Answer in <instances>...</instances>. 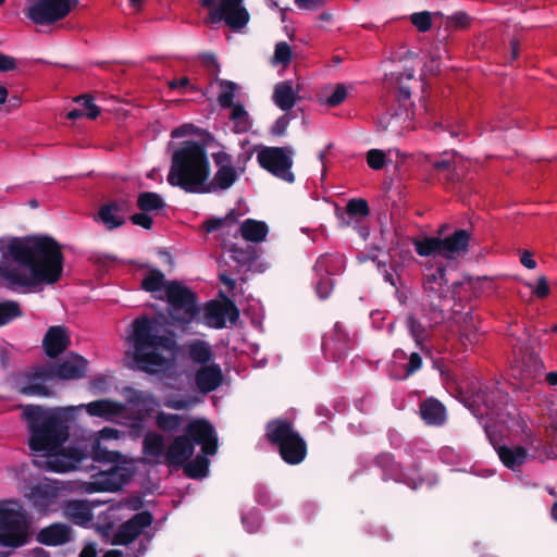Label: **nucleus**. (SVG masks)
<instances>
[{"instance_id": "obj_37", "label": "nucleus", "mask_w": 557, "mask_h": 557, "mask_svg": "<svg viewBox=\"0 0 557 557\" xmlns=\"http://www.w3.org/2000/svg\"><path fill=\"white\" fill-rule=\"evenodd\" d=\"M66 513L77 524H85L92 518L89 506L82 500H72L66 505Z\"/></svg>"}, {"instance_id": "obj_13", "label": "nucleus", "mask_w": 557, "mask_h": 557, "mask_svg": "<svg viewBox=\"0 0 557 557\" xmlns=\"http://www.w3.org/2000/svg\"><path fill=\"white\" fill-rule=\"evenodd\" d=\"M52 380L50 369L42 364L18 375L14 388L25 396L50 397L53 392L47 386V382Z\"/></svg>"}, {"instance_id": "obj_11", "label": "nucleus", "mask_w": 557, "mask_h": 557, "mask_svg": "<svg viewBox=\"0 0 557 557\" xmlns=\"http://www.w3.org/2000/svg\"><path fill=\"white\" fill-rule=\"evenodd\" d=\"M78 0H36L27 8L26 16L36 25H51L65 18Z\"/></svg>"}, {"instance_id": "obj_28", "label": "nucleus", "mask_w": 557, "mask_h": 557, "mask_svg": "<svg viewBox=\"0 0 557 557\" xmlns=\"http://www.w3.org/2000/svg\"><path fill=\"white\" fill-rule=\"evenodd\" d=\"M39 543L47 546H58L71 540V530L62 523H53L41 529L37 535Z\"/></svg>"}, {"instance_id": "obj_33", "label": "nucleus", "mask_w": 557, "mask_h": 557, "mask_svg": "<svg viewBox=\"0 0 557 557\" xmlns=\"http://www.w3.org/2000/svg\"><path fill=\"white\" fill-rule=\"evenodd\" d=\"M242 237L247 242L260 243L268 235V226L264 222L252 219L246 220L238 228Z\"/></svg>"}, {"instance_id": "obj_21", "label": "nucleus", "mask_w": 557, "mask_h": 557, "mask_svg": "<svg viewBox=\"0 0 557 557\" xmlns=\"http://www.w3.org/2000/svg\"><path fill=\"white\" fill-rule=\"evenodd\" d=\"M70 345L66 329L62 325L50 326L42 339L45 352L50 358L61 355Z\"/></svg>"}, {"instance_id": "obj_51", "label": "nucleus", "mask_w": 557, "mask_h": 557, "mask_svg": "<svg viewBox=\"0 0 557 557\" xmlns=\"http://www.w3.org/2000/svg\"><path fill=\"white\" fill-rule=\"evenodd\" d=\"M346 96H347V92H346L345 87L342 85H338L335 88L334 92L330 97H327L325 103L330 107H336L345 100Z\"/></svg>"}, {"instance_id": "obj_62", "label": "nucleus", "mask_w": 557, "mask_h": 557, "mask_svg": "<svg viewBox=\"0 0 557 557\" xmlns=\"http://www.w3.org/2000/svg\"><path fill=\"white\" fill-rule=\"evenodd\" d=\"M325 0H296V3L307 10H315L324 3Z\"/></svg>"}, {"instance_id": "obj_46", "label": "nucleus", "mask_w": 557, "mask_h": 557, "mask_svg": "<svg viewBox=\"0 0 557 557\" xmlns=\"http://www.w3.org/2000/svg\"><path fill=\"white\" fill-rule=\"evenodd\" d=\"M76 102L81 103V106L84 108L82 109L84 111L85 116H87L90 120H95L100 114V109L98 106L95 104L94 98L89 94H84L78 96L75 99Z\"/></svg>"}, {"instance_id": "obj_38", "label": "nucleus", "mask_w": 557, "mask_h": 557, "mask_svg": "<svg viewBox=\"0 0 557 557\" xmlns=\"http://www.w3.org/2000/svg\"><path fill=\"white\" fill-rule=\"evenodd\" d=\"M230 119L234 123L233 129L235 133H246L251 127L249 114L239 103L231 108Z\"/></svg>"}, {"instance_id": "obj_26", "label": "nucleus", "mask_w": 557, "mask_h": 557, "mask_svg": "<svg viewBox=\"0 0 557 557\" xmlns=\"http://www.w3.org/2000/svg\"><path fill=\"white\" fill-rule=\"evenodd\" d=\"M165 207L162 197L156 193H141V227L151 228L153 218Z\"/></svg>"}, {"instance_id": "obj_6", "label": "nucleus", "mask_w": 557, "mask_h": 557, "mask_svg": "<svg viewBox=\"0 0 557 557\" xmlns=\"http://www.w3.org/2000/svg\"><path fill=\"white\" fill-rule=\"evenodd\" d=\"M267 436L271 443L278 446L280 454L286 462L297 465L305 459L306 443L289 422L284 420L270 422Z\"/></svg>"}, {"instance_id": "obj_25", "label": "nucleus", "mask_w": 557, "mask_h": 557, "mask_svg": "<svg viewBox=\"0 0 557 557\" xmlns=\"http://www.w3.org/2000/svg\"><path fill=\"white\" fill-rule=\"evenodd\" d=\"M221 368L215 364L201 367L195 374V382L199 392L207 394L216 389L222 383Z\"/></svg>"}, {"instance_id": "obj_55", "label": "nucleus", "mask_w": 557, "mask_h": 557, "mask_svg": "<svg viewBox=\"0 0 557 557\" xmlns=\"http://www.w3.org/2000/svg\"><path fill=\"white\" fill-rule=\"evenodd\" d=\"M408 325L412 336L419 343L423 338L424 327L412 317L409 318Z\"/></svg>"}, {"instance_id": "obj_2", "label": "nucleus", "mask_w": 557, "mask_h": 557, "mask_svg": "<svg viewBox=\"0 0 557 557\" xmlns=\"http://www.w3.org/2000/svg\"><path fill=\"white\" fill-rule=\"evenodd\" d=\"M75 407H44L26 405L22 417L29 434L27 445L32 451H45L42 461L33 460L38 467L47 469L46 459L52 454L64 449L63 445L70 436L69 422L73 418Z\"/></svg>"}, {"instance_id": "obj_48", "label": "nucleus", "mask_w": 557, "mask_h": 557, "mask_svg": "<svg viewBox=\"0 0 557 557\" xmlns=\"http://www.w3.org/2000/svg\"><path fill=\"white\" fill-rule=\"evenodd\" d=\"M413 79V73L410 71L406 73L405 75L398 76L396 78L397 89H398V100L403 101L406 106V102L410 100V86L408 85V82H411Z\"/></svg>"}, {"instance_id": "obj_31", "label": "nucleus", "mask_w": 557, "mask_h": 557, "mask_svg": "<svg viewBox=\"0 0 557 557\" xmlns=\"http://www.w3.org/2000/svg\"><path fill=\"white\" fill-rule=\"evenodd\" d=\"M139 536V512L123 522L114 533L112 544L127 545Z\"/></svg>"}, {"instance_id": "obj_29", "label": "nucleus", "mask_w": 557, "mask_h": 557, "mask_svg": "<svg viewBox=\"0 0 557 557\" xmlns=\"http://www.w3.org/2000/svg\"><path fill=\"white\" fill-rule=\"evenodd\" d=\"M127 210L125 201H112L102 206L98 212V220L102 222L108 230L116 228L124 223V218L120 213Z\"/></svg>"}, {"instance_id": "obj_39", "label": "nucleus", "mask_w": 557, "mask_h": 557, "mask_svg": "<svg viewBox=\"0 0 557 557\" xmlns=\"http://www.w3.org/2000/svg\"><path fill=\"white\" fill-rule=\"evenodd\" d=\"M23 315L21 305L15 300L0 301V326L7 325Z\"/></svg>"}, {"instance_id": "obj_10", "label": "nucleus", "mask_w": 557, "mask_h": 557, "mask_svg": "<svg viewBox=\"0 0 557 557\" xmlns=\"http://www.w3.org/2000/svg\"><path fill=\"white\" fill-rule=\"evenodd\" d=\"M450 287L445 277L443 268L436 269L428 274L423 283V306L429 307L433 317L430 320L437 323L443 311L445 302L448 301Z\"/></svg>"}, {"instance_id": "obj_59", "label": "nucleus", "mask_w": 557, "mask_h": 557, "mask_svg": "<svg viewBox=\"0 0 557 557\" xmlns=\"http://www.w3.org/2000/svg\"><path fill=\"white\" fill-rule=\"evenodd\" d=\"M461 334L465 336L470 343H474L479 339L476 335V326L475 325H465L461 329Z\"/></svg>"}, {"instance_id": "obj_30", "label": "nucleus", "mask_w": 557, "mask_h": 557, "mask_svg": "<svg viewBox=\"0 0 557 557\" xmlns=\"http://www.w3.org/2000/svg\"><path fill=\"white\" fill-rule=\"evenodd\" d=\"M145 460L152 463L164 461V438L161 434L150 432L144 440Z\"/></svg>"}, {"instance_id": "obj_22", "label": "nucleus", "mask_w": 557, "mask_h": 557, "mask_svg": "<svg viewBox=\"0 0 557 557\" xmlns=\"http://www.w3.org/2000/svg\"><path fill=\"white\" fill-rule=\"evenodd\" d=\"M84 407L89 416L106 420H113L126 413V406L124 404L109 398L91 401Z\"/></svg>"}, {"instance_id": "obj_23", "label": "nucleus", "mask_w": 557, "mask_h": 557, "mask_svg": "<svg viewBox=\"0 0 557 557\" xmlns=\"http://www.w3.org/2000/svg\"><path fill=\"white\" fill-rule=\"evenodd\" d=\"M57 488L50 484L39 483L29 488L25 494L32 507L39 513L46 512L57 498Z\"/></svg>"}, {"instance_id": "obj_18", "label": "nucleus", "mask_w": 557, "mask_h": 557, "mask_svg": "<svg viewBox=\"0 0 557 557\" xmlns=\"http://www.w3.org/2000/svg\"><path fill=\"white\" fill-rule=\"evenodd\" d=\"M47 366L52 373L53 380H77L85 375L87 360L79 355L72 354L70 358L59 364L47 363Z\"/></svg>"}, {"instance_id": "obj_56", "label": "nucleus", "mask_w": 557, "mask_h": 557, "mask_svg": "<svg viewBox=\"0 0 557 557\" xmlns=\"http://www.w3.org/2000/svg\"><path fill=\"white\" fill-rule=\"evenodd\" d=\"M549 292H550V289H549L547 278L545 276H540L537 278V285H536V288L534 289V294L539 298H545L549 295Z\"/></svg>"}, {"instance_id": "obj_3", "label": "nucleus", "mask_w": 557, "mask_h": 557, "mask_svg": "<svg viewBox=\"0 0 557 557\" xmlns=\"http://www.w3.org/2000/svg\"><path fill=\"white\" fill-rule=\"evenodd\" d=\"M209 174L208 159L199 144L187 141L173 152L168 175L171 185L190 193L200 191Z\"/></svg>"}, {"instance_id": "obj_1", "label": "nucleus", "mask_w": 557, "mask_h": 557, "mask_svg": "<svg viewBox=\"0 0 557 557\" xmlns=\"http://www.w3.org/2000/svg\"><path fill=\"white\" fill-rule=\"evenodd\" d=\"M0 285L11 292H35L62 276V247L49 235L0 237Z\"/></svg>"}, {"instance_id": "obj_40", "label": "nucleus", "mask_w": 557, "mask_h": 557, "mask_svg": "<svg viewBox=\"0 0 557 557\" xmlns=\"http://www.w3.org/2000/svg\"><path fill=\"white\" fill-rule=\"evenodd\" d=\"M209 461L203 456H197L191 461H186L184 467V472L189 478H202L206 475L208 471Z\"/></svg>"}, {"instance_id": "obj_63", "label": "nucleus", "mask_w": 557, "mask_h": 557, "mask_svg": "<svg viewBox=\"0 0 557 557\" xmlns=\"http://www.w3.org/2000/svg\"><path fill=\"white\" fill-rule=\"evenodd\" d=\"M100 440H117L120 431L113 428H103L100 433Z\"/></svg>"}, {"instance_id": "obj_57", "label": "nucleus", "mask_w": 557, "mask_h": 557, "mask_svg": "<svg viewBox=\"0 0 557 557\" xmlns=\"http://www.w3.org/2000/svg\"><path fill=\"white\" fill-rule=\"evenodd\" d=\"M168 86L171 89H178L182 91H187L188 89L194 90V86L190 85L189 79L187 77H181L180 79H172L168 83Z\"/></svg>"}, {"instance_id": "obj_64", "label": "nucleus", "mask_w": 557, "mask_h": 557, "mask_svg": "<svg viewBox=\"0 0 557 557\" xmlns=\"http://www.w3.org/2000/svg\"><path fill=\"white\" fill-rule=\"evenodd\" d=\"M78 557H97V547L95 543H89L83 547Z\"/></svg>"}, {"instance_id": "obj_15", "label": "nucleus", "mask_w": 557, "mask_h": 557, "mask_svg": "<svg viewBox=\"0 0 557 557\" xmlns=\"http://www.w3.org/2000/svg\"><path fill=\"white\" fill-rule=\"evenodd\" d=\"M133 476L131 462L123 460L111 465L109 469L101 471L89 483L90 492H116L123 487Z\"/></svg>"}, {"instance_id": "obj_34", "label": "nucleus", "mask_w": 557, "mask_h": 557, "mask_svg": "<svg viewBox=\"0 0 557 557\" xmlns=\"http://www.w3.org/2000/svg\"><path fill=\"white\" fill-rule=\"evenodd\" d=\"M237 219L238 214L233 210L223 218L207 220L203 227L208 233L219 231L222 235H228L236 227Z\"/></svg>"}, {"instance_id": "obj_9", "label": "nucleus", "mask_w": 557, "mask_h": 557, "mask_svg": "<svg viewBox=\"0 0 557 557\" xmlns=\"http://www.w3.org/2000/svg\"><path fill=\"white\" fill-rule=\"evenodd\" d=\"M244 0H199L201 7L209 10L207 22L224 21L233 29H240L249 21V14L243 5Z\"/></svg>"}, {"instance_id": "obj_5", "label": "nucleus", "mask_w": 557, "mask_h": 557, "mask_svg": "<svg viewBox=\"0 0 557 557\" xmlns=\"http://www.w3.org/2000/svg\"><path fill=\"white\" fill-rule=\"evenodd\" d=\"M88 459L111 465L126 460L120 451L109 449L101 445L100 440H95L90 447L87 444L69 445L48 456L45 462L50 472L66 473L78 469Z\"/></svg>"}, {"instance_id": "obj_58", "label": "nucleus", "mask_w": 557, "mask_h": 557, "mask_svg": "<svg viewBox=\"0 0 557 557\" xmlns=\"http://www.w3.org/2000/svg\"><path fill=\"white\" fill-rule=\"evenodd\" d=\"M451 21L456 27L467 28L470 24L469 16L463 12H458L453 15Z\"/></svg>"}, {"instance_id": "obj_42", "label": "nucleus", "mask_w": 557, "mask_h": 557, "mask_svg": "<svg viewBox=\"0 0 557 557\" xmlns=\"http://www.w3.org/2000/svg\"><path fill=\"white\" fill-rule=\"evenodd\" d=\"M183 420L184 418L180 414L160 412L156 418V423L159 429L165 432H173L181 426Z\"/></svg>"}, {"instance_id": "obj_41", "label": "nucleus", "mask_w": 557, "mask_h": 557, "mask_svg": "<svg viewBox=\"0 0 557 557\" xmlns=\"http://www.w3.org/2000/svg\"><path fill=\"white\" fill-rule=\"evenodd\" d=\"M458 158L455 152L444 153L443 158L433 163V168L440 172H447V178L454 180L457 175L455 174L457 169Z\"/></svg>"}, {"instance_id": "obj_24", "label": "nucleus", "mask_w": 557, "mask_h": 557, "mask_svg": "<svg viewBox=\"0 0 557 557\" xmlns=\"http://www.w3.org/2000/svg\"><path fill=\"white\" fill-rule=\"evenodd\" d=\"M226 317L231 322H235L238 319V310L231 302L226 305L211 302L206 307V323L211 327H224Z\"/></svg>"}, {"instance_id": "obj_35", "label": "nucleus", "mask_w": 557, "mask_h": 557, "mask_svg": "<svg viewBox=\"0 0 557 557\" xmlns=\"http://www.w3.org/2000/svg\"><path fill=\"white\" fill-rule=\"evenodd\" d=\"M422 418L430 424H441L445 420V408L436 399L424 400L420 406Z\"/></svg>"}, {"instance_id": "obj_14", "label": "nucleus", "mask_w": 557, "mask_h": 557, "mask_svg": "<svg viewBox=\"0 0 557 557\" xmlns=\"http://www.w3.org/2000/svg\"><path fill=\"white\" fill-rule=\"evenodd\" d=\"M293 150L287 147H267L259 151L257 158L260 165L275 176L293 182L294 175L290 172L293 165Z\"/></svg>"}, {"instance_id": "obj_50", "label": "nucleus", "mask_w": 557, "mask_h": 557, "mask_svg": "<svg viewBox=\"0 0 557 557\" xmlns=\"http://www.w3.org/2000/svg\"><path fill=\"white\" fill-rule=\"evenodd\" d=\"M432 14L430 12H420L411 15L412 24L420 30L426 32L431 28Z\"/></svg>"}, {"instance_id": "obj_7", "label": "nucleus", "mask_w": 557, "mask_h": 557, "mask_svg": "<svg viewBox=\"0 0 557 557\" xmlns=\"http://www.w3.org/2000/svg\"><path fill=\"white\" fill-rule=\"evenodd\" d=\"M471 234L466 230H457L445 238L425 237L414 239L413 245L418 255L426 257L440 255L446 259H456L468 252Z\"/></svg>"}, {"instance_id": "obj_45", "label": "nucleus", "mask_w": 557, "mask_h": 557, "mask_svg": "<svg viewBox=\"0 0 557 557\" xmlns=\"http://www.w3.org/2000/svg\"><path fill=\"white\" fill-rule=\"evenodd\" d=\"M221 88H222V91L219 95V99H218L219 103L223 108L231 109L235 104L233 101H234V97H235V91L237 89V85L232 82H222Z\"/></svg>"}, {"instance_id": "obj_49", "label": "nucleus", "mask_w": 557, "mask_h": 557, "mask_svg": "<svg viewBox=\"0 0 557 557\" xmlns=\"http://www.w3.org/2000/svg\"><path fill=\"white\" fill-rule=\"evenodd\" d=\"M367 163L373 170H381L386 163V154L383 150L371 149L367 153Z\"/></svg>"}, {"instance_id": "obj_60", "label": "nucleus", "mask_w": 557, "mask_h": 557, "mask_svg": "<svg viewBox=\"0 0 557 557\" xmlns=\"http://www.w3.org/2000/svg\"><path fill=\"white\" fill-rule=\"evenodd\" d=\"M422 364V359L419 354L412 352L409 358V363L407 368L408 374L414 372L416 370L420 369Z\"/></svg>"}, {"instance_id": "obj_19", "label": "nucleus", "mask_w": 557, "mask_h": 557, "mask_svg": "<svg viewBox=\"0 0 557 557\" xmlns=\"http://www.w3.org/2000/svg\"><path fill=\"white\" fill-rule=\"evenodd\" d=\"M194 450V444L188 436H175L165 450L164 462L170 467H182L193 456Z\"/></svg>"}, {"instance_id": "obj_4", "label": "nucleus", "mask_w": 557, "mask_h": 557, "mask_svg": "<svg viewBox=\"0 0 557 557\" xmlns=\"http://www.w3.org/2000/svg\"><path fill=\"white\" fill-rule=\"evenodd\" d=\"M176 352L174 334L151 332L148 320L141 318V371L161 373L172 369Z\"/></svg>"}, {"instance_id": "obj_20", "label": "nucleus", "mask_w": 557, "mask_h": 557, "mask_svg": "<svg viewBox=\"0 0 557 557\" xmlns=\"http://www.w3.org/2000/svg\"><path fill=\"white\" fill-rule=\"evenodd\" d=\"M301 90L302 83L299 79L281 82L274 87L273 101L281 110L288 111L299 100Z\"/></svg>"}, {"instance_id": "obj_17", "label": "nucleus", "mask_w": 557, "mask_h": 557, "mask_svg": "<svg viewBox=\"0 0 557 557\" xmlns=\"http://www.w3.org/2000/svg\"><path fill=\"white\" fill-rule=\"evenodd\" d=\"M216 166V173L212 181L213 188L227 189L237 180V172L233 165L232 157L224 151L212 154Z\"/></svg>"}, {"instance_id": "obj_32", "label": "nucleus", "mask_w": 557, "mask_h": 557, "mask_svg": "<svg viewBox=\"0 0 557 557\" xmlns=\"http://www.w3.org/2000/svg\"><path fill=\"white\" fill-rule=\"evenodd\" d=\"M497 451L503 463L512 470L523 465L528 457L527 449L521 446H500Z\"/></svg>"}, {"instance_id": "obj_12", "label": "nucleus", "mask_w": 557, "mask_h": 557, "mask_svg": "<svg viewBox=\"0 0 557 557\" xmlns=\"http://www.w3.org/2000/svg\"><path fill=\"white\" fill-rule=\"evenodd\" d=\"M166 297L171 306L172 319L180 323H189L194 319L197 307L194 295L188 288L172 282L166 286Z\"/></svg>"}, {"instance_id": "obj_27", "label": "nucleus", "mask_w": 557, "mask_h": 557, "mask_svg": "<svg viewBox=\"0 0 557 557\" xmlns=\"http://www.w3.org/2000/svg\"><path fill=\"white\" fill-rule=\"evenodd\" d=\"M126 345L124 366L131 370H139V317L135 318L131 324Z\"/></svg>"}, {"instance_id": "obj_43", "label": "nucleus", "mask_w": 557, "mask_h": 557, "mask_svg": "<svg viewBox=\"0 0 557 557\" xmlns=\"http://www.w3.org/2000/svg\"><path fill=\"white\" fill-rule=\"evenodd\" d=\"M293 58V50L286 42H277L275 46L272 63L274 65H283L284 67L289 64Z\"/></svg>"}, {"instance_id": "obj_44", "label": "nucleus", "mask_w": 557, "mask_h": 557, "mask_svg": "<svg viewBox=\"0 0 557 557\" xmlns=\"http://www.w3.org/2000/svg\"><path fill=\"white\" fill-rule=\"evenodd\" d=\"M346 213L357 220L363 219L369 214V206L364 199H350L346 206Z\"/></svg>"}, {"instance_id": "obj_16", "label": "nucleus", "mask_w": 557, "mask_h": 557, "mask_svg": "<svg viewBox=\"0 0 557 557\" xmlns=\"http://www.w3.org/2000/svg\"><path fill=\"white\" fill-rule=\"evenodd\" d=\"M186 433L199 445L206 455H214L216 451V437L212 425L203 420L196 419L188 423Z\"/></svg>"}, {"instance_id": "obj_61", "label": "nucleus", "mask_w": 557, "mask_h": 557, "mask_svg": "<svg viewBox=\"0 0 557 557\" xmlns=\"http://www.w3.org/2000/svg\"><path fill=\"white\" fill-rule=\"evenodd\" d=\"M90 385L96 392H104L108 386V380L104 375H99L90 382Z\"/></svg>"}, {"instance_id": "obj_47", "label": "nucleus", "mask_w": 557, "mask_h": 557, "mask_svg": "<svg viewBox=\"0 0 557 557\" xmlns=\"http://www.w3.org/2000/svg\"><path fill=\"white\" fill-rule=\"evenodd\" d=\"M164 286V275L160 271H150L141 281V287L149 292H157Z\"/></svg>"}, {"instance_id": "obj_52", "label": "nucleus", "mask_w": 557, "mask_h": 557, "mask_svg": "<svg viewBox=\"0 0 557 557\" xmlns=\"http://www.w3.org/2000/svg\"><path fill=\"white\" fill-rule=\"evenodd\" d=\"M197 133V127L194 124L187 123L174 128L171 133V136L173 138H181L185 136L196 135Z\"/></svg>"}, {"instance_id": "obj_8", "label": "nucleus", "mask_w": 557, "mask_h": 557, "mask_svg": "<svg viewBox=\"0 0 557 557\" xmlns=\"http://www.w3.org/2000/svg\"><path fill=\"white\" fill-rule=\"evenodd\" d=\"M10 502H0V545L17 548L28 541V522L25 512L9 507Z\"/></svg>"}, {"instance_id": "obj_53", "label": "nucleus", "mask_w": 557, "mask_h": 557, "mask_svg": "<svg viewBox=\"0 0 557 557\" xmlns=\"http://www.w3.org/2000/svg\"><path fill=\"white\" fill-rule=\"evenodd\" d=\"M196 403H197L196 399L173 398V399L166 400L165 406L171 409H174V410H185V409H188L191 405H194Z\"/></svg>"}, {"instance_id": "obj_54", "label": "nucleus", "mask_w": 557, "mask_h": 557, "mask_svg": "<svg viewBox=\"0 0 557 557\" xmlns=\"http://www.w3.org/2000/svg\"><path fill=\"white\" fill-rule=\"evenodd\" d=\"M16 67H17V62L14 57H11V55L0 52V72L1 73L14 71V70H16Z\"/></svg>"}, {"instance_id": "obj_36", "label": "nucleus", "mask_w": 557, "mask_h": 557, "mask_svg": "<svg viewBox=\"0 0 557 557\" xmlns=\"http://www.w3.org/2000/svg\"><path fill=\"white\" fill-rule=\"evenodd\" d=\"M189 358L196 362L205 364L212 358L210 345L203 341L196 339L186 345Z\"/></svg>"}]
</instances>
